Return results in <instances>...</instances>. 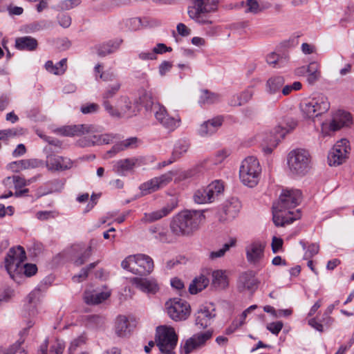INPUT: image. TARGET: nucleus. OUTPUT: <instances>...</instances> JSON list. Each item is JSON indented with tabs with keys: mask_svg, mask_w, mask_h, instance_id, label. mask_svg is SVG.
<instances>
[{
	"mask_svg": "<svg viewBox=\"0 0 354 354\" xmlns=\"http://www.w3.org/2000/svg\"><path fill=\"white\" fill-rule=\"evenodd\" d=\"M301 193L298 189L283 191L272 206L273 222L277 226L292 223L301 217L299 209L294 211L301 202Z\"/></svg>",
	"mask_w": 354,
	"mask_h": 354,
	"instance_id": "obj_1",
	"label": "nucleus"
},
{
	"mask_svg": "<svg viewBox=\"0 0 354 354\" xmlns=\"http://www.w3.org/2000/svg\"><path fill=\"white\" fill-rule=\"evenodd\" d=\"M57 133L64 136H87L77 142L81 147L93 146L95 145H107L113 141L115 136L113 134H100L97 133L96 128L89 124L69 125L60 127L56 130Z\"/></svg>",
	"mask_w": 354,
	"mask_h": 354,
	"instance_id": "obj_2",
	"label": "nucleus"
},
{
	"mask_svg": "<svg viewBox=\"0 0 354 354\" xmlns=\"http://www.w3.org/2000/svg\"><path fill=\"white\" fill-rule=\"evenodd\" d=\"M26 255L21 246L12 248L5 258V268L11 279L19 283L23 275L31 277L37 270L34 264L24 263Z\"/></svg>",
	"mask_w": 354,
	"mask_h": 354,
	"instance_id": "obj_3",
	"label": "nucleus"
},
{
	"mask_svg": "<svg viewBox=\"0 0 354 354\" xmlns=\"http://www.w3.org/2000/svg\"><path fill=\"white\" fill-rule=\"evenodd\" d=\"M204 219L205 216L201 211L184 210L173 218L170 228L176 235H189L199 228Z\"/></svg>",
	"mask_w": 354,
	"mask_h": 354,
	"instance_id": "obj_4",
	"label": "nucleus"
},
{
	"mask_svg": "<svg viewBox=\"0 0 354 354\" xmlns=\"http://www.w3.org/2000/svg\"><path fill=\"white\" fill-rule=\"evenodd\" d=\"M220 0H194V5L189 7V17L198 24L208 26L213 24L211 12L218 9Z\"/></svg>",
	"mask_w": 354,
	"mask_h": 354,
	"instance_id": "obj_5",
	"label": "nucleus"
},
{
	"mask_svg": "<svg viewBox=\"0 0 354 354\" xmlns=\"http://www.w3.org/2000/svg\"><path fill=\"white\" fill-rule=\"evenodd\" d=\"M261 167L254 156H248L241 162L239 178L241 183L249 187H254L259 182Z\"/></svg>",
	"mask_w": 354,
	"mask_h": 354,
	"instance_id": "obj_6",
	"label": "nucleus"
},
{
	"mask_svg": "<svg viewBox=\"0 0 354 354\" xmlns=\"http://www.w3.org/2000/svg\"><path fill=\"white\" fill-rule=\"evenodd\" d=\"M121 266L124 269L139 275L149 274L154 268L153 259L144 254L129 255L122 261Z\"/></svg>",
	"mask_w": 354,
	"mask_h": 354,
	"instance_id": "obj_7",
	"label": "nucleus"
},
{
	"mask_svg": "<svg viewBox=\"0 0 354 354\" xmlns=\"http://www.w3.org/2000/svg\"><path fill=\"white\" fill-rule=\"evenodd\" d=\"M287 163L292 174L304 176L310 169V153L303 149H293L288 154Z\"/></svg>",
	"mask_w": 354,
	"mask_h": 354,
	"instance_id": "obj_8",
	"label": "nucleus"
},
{
	"mask_svg": "<svg viewBox=\"0 0 354 354\" xmlns=\"http://www.w3.org/2000/svg\"><path fill=\"white\" fill-rule=\"evenodd\" d=\"M178 335L174 328L161 326L156 329V343L161 354H176Z\"/></svg>",
	"mask_w": 354,
	"mask_h": 354,
	"instance_id": "obj_9",
	"label": "nucleus"
},
{
	"mask_svg": "<svg viewBox=\"0 0 354 354\" xmlns=\"http://www.w3.org/2000/svg\"><path fill=\"white\" fill-rule=\"evenodd\" d=\"M103 106L111 116L114 117H131L136 115L139 109L138 106L125 95L120 96L115 106L111 105L110 102H105Z\"/></svg>",
	"mask_w": 354,
	"mask_h": 354,
	"instance_id": "obj_10",
	"label": "nucleus"
},
{
	"mask_svg": "<svg viewBox=\"0 0 354 354\" xmlns=\"http://www.w3.org/2000/svg\"><path fill=\"white\" fill-rule=\"evenodd\" d=\"M168 316L174 321L185 320L190 315V306L180 298L170 299L165 304Z\"/></svg>",
	"mask_w": 354,
	"mask_h": 354,
	"instance_id": "obj_11",
	"label": "nucleus"
},
{
	"mask_svg": "<svg viewBox=\"0 0 354 354\" xmlns=\"http://www.w3.org/2000/svg\"><path fill=\"white\" fill-rule=\"evenodd\" d=\"M224 186L220 180H214L205 187L197 189L193 196L194 201L198 204L213 202L223 192Z\"/></svg>",
	"mask_w": 354,
	"mask_h": 354,
	"instance_id": "obj_12",
	"label": "nucleus"
},
{
	"mask_svg": "<svg viewBox=\"0 0 354 354\" xmlns=\"http://www.w3.org/2000/svg\"><path fill=\"white\" fill-rule=\"evenodd\" d=\"M266 243L260 240H254L245 248L247 261L253 266L261 265L265 257Z\"/></svg>",
	"mask_w": 354,
	"mask_h": 354,
	"instance_id": "obj_13",
	"label": "nucleus"
},
{
	"mask_svg": "<svg viewBox=\"0 0 354 354\" xmlns=\"http://www.w3.org/2000/svg\"><path fill=\"white\" fill-rule=\"evenodd\" d=\"M350 151L348 141L346 139H341L337 141L328 156V161L330 166H338L342 164L348 158Z\"/></svg>",
	"mask_w": 354,
	"mask_h": 354,
	"instance_id": "obj_14",
	"label": "nucleus"
},
{
	"mask_svg": "<svg viewBox=\"0 0 354 354\" xmlns=\"http://www.w3.org/2000/svg\"><path fill=\"white\" fill-rule=\"evenodd\" d=\"M174 175V171H169L160 176L155 177L144 183L140 189L143 194H148L161 189L170 183Z\"/></svg>",
	"mask_w": 354,
	"mask_h": 354,
	"instance_id": "obj_15",
	"label": "nucleus"
},
{
	"mask_svg": "<svg viewBox=\"0 0 354 354\" xmlns=\"http://www.w3.org/2000/svg\"><path fill=\"white\" fill-rule=\"evenodd\" d=\"M46 165L50 171H64L72 168L73 162L67 157L50 154L46 157Z\"/></svg>",
	"mask_w": 354,
	"mask_h": 354,
	"instance_id": "obj_16",
	"label": "nucleus"
},
{
	"mask_svg": "<svg viewBox=\"0 0 354 354\" xmlns=\"http://www.w3.org/2000/svg\"><path fill=\"white\" fill-rule=\"evenodd\" d=\"M135 287L147 295H155L160 290V284L154 278L134 277L131 280Z\"/></svg>",
	"mask_w": 354,
	"mask_h": 354,
	"instance_id": "obj_17",
	"label": "nucleus"
},
{
	"mask_svg": "<svg viewBox=\"0 0 354 354\" xmlns=\"http://www.w3.org/2000/svg\"><path fill=\"white\" fill-rule=\"evenodd\" d=\"M212 333L206 331L205 333H198L193 335L192 337L186 340L183 350L185 354H189L203 346L205 342L211 338Z\"/></svg>",
	"mask_w": 354,
	"mask_h": 354,
	"instance_id": "obj_18",
	"label": "nucleus"
},
{
	"mask_svg": "<svg viewBox=\"0 0 354 354\" xmlns=\"http://www.w3.org/2000/svg\"><path fill=\"white\" fill-rule=\"evenodd\" d=\"M140 165V160L138 158H130L121 159L116 161L113 165V171L120 176H125L131 173L136 167Z\"/></svg>",
	"mask_w": 354,
	"mask_h": 354,
	"instance_id": "obj_19",
	"label": "nucleus"
},
{
	"mask_svg": "<svg viewBox=\"0 0 354 354\" xmlns=\"http://www.w3.org/2000/svg\"><path fill=\"white\" fill-rule=\"evenodd\" d=\"M223 122V117H215L202 123L198 129V133L201 136H211L218 131Z\"/></svg>",
	"mask_w": 354,
	"mask_h": 354,
	"instance_id": "obj_20",
	"label": "nucleus"
},
{
	"mask_svg": "<svg viewBox=\"0 0 354 354\" xmlns=\"http://www.w3.org/2000/svg\"><path fill=\"white\" fill-rule=\"evenodd\" d=\"M214 317V309L212 306H203L196 313V324L201 328H206Z\"/></svg>",
	"mask_w": 354,
	"mask_h": 354,
	"instance_id": "obj_21",
	"label": "nucleus"
},
{
	"mask_svg": "<svg viewBox=\"0 0 354 354\" xmlns=\"http://www.w3.org/2000/svg\"><path fill=\"white\" fill-rule=\"evenodd\" d=\"M113 331L118 337L124 338L130 335V324L126 316L119 315L116 317L114 322Z\"/></svg>",
	"mask_w": 354,
	"mask_h": 354,
	"instance_id": "obj_22",
	"label": "nucleus"
},
{
	"mask_svg": "<svg viewBox=\"0 0 354 354\" xmlns=\"http://www.w3.org/2000/svg\"><path fill=\"white\" fill-rule=\"evenodd\" d=\"M64 344L59 339L46 340L41 345L40 351L41 354H62Z\"/></svg>",
	"mask_w": 354,
	"mask_h": 354,
	"instance_id": "obj_23",
	"label": "nucleus"
},
{
	"mask_svg": "<svg viewBox=\"0 0 354 354\" xmlns=\"http://www.w3.org/2000/svg\"><path fill=\"white\" fill-rule=\"evenodd\" d=\"M351 123V114L347 112L339 111L334 116L328 127L332 131H337L342 127L348 126Z\"/></svg>",
	"mask_w": 354,
	"mask_h": 354,
	"instance_id": "obj_24",
	"label": "nucleus"
},
{
	"mask_svg": "<svg viewBox=\"0 0 354 354\" xmlns=\"http://www.w3.org/2000/svg\"><path fill=\"white\" fill-rule=\"evenodd\" d=\"M138 142L139 140L136 137L127 138L120 142L114 145L111 149L107 151V154L109 155V157H111L113 155H115V153L122 151H124L129 149H133L138 146Z\"/></svg>",
	"mask_w": 354,
	"mask_h": 354,
	"instance_id": "obj_25",
	"label": "nucleus"
},
{
	"mask_svg": "<svg viewBox=\"0 0 354 354\" xmlns=\"http://www.w3.org/2000/svg\"><path fill=\"white\" fill-rule=\"evenodd\" d=\"M242 7L245 13L257 14L265 9L270 8V4L263 1L246 0L241 3Z\"/></svg>",
	"mask_w": 354,
	"mask_h": 354,
	"instance_id": "obj_26",
	"label": "nucleus"
},
{
	"mask_svg": "<svg viewBox=\"0 0 354 354\" xmlns=\"http://www.w3.org/2000/svg\"><path fill=\"white\" fill-rule=\"evenodd\" d=\"M110 296V292H97L86 290L84 292V299L87 304L95 305L102 303L107 299Z\"/></svg>",
	"mask_w": 354,
	"mask_h": 354,
	"instance_id": "obj_27",
	"label": "nucleus"
},
{
	"mask_svg": "<svg viewBox=\"0 0 354 354\" xmlns=\"http://www.w3.org/2000/svg\"><path fill=\"white\" fill-rule=\"evenodd\" d=\"M208 274V271H207L206 273H202L192 281L189 287V290L191 294H196L204 290L208 286L209 283V280L207 276Z\"/></svg>",
	"mask_w": 354,
	"mask_h": 354,
	"instance_id": "obj_28",
	"label": "nucleus"
},
{
	"mask_svg": "<svg viewBox=\"0 0 354 354\" xmlns=\"http://www.w3.org/2000/svg\"><path fill=\"white\" fill-rule=\"evenodd\" d=\"M174 207V206L168 205L163 207L161 209L156 210L150 213H145L142 220L148 223L156 221L167 216L172 212Z\"/></svg>",
	"mask_w": 354,
	"mask_h": 354,
	"instance_id": "obj_29",
	"label": "nucleus"
},
{
	"mask_svg": "<svg viewBox=\"0 0 354 354\" xmlns=\"http://www.w3.org/2000/svg\"><path fill=\"white\" fill-rule=\"evenodd\" d=\"M285 80L282 76L270 77L266 82V91L270 95L277 93L284 85Z\"/></svg>",
	"mask_w": 354,
	"mask_h": 354,
	"instance_id": "obj_30",
	"label": "nucleus"
},
{
	"mask_svg": "<svg viewBox=\"0 0 354 354\" xmlns=\"http://www.w3.org/2000/svg\"><path fill=\"white\" fill-rule=\"evenodd\" d=\"M38 166L36 160H21L15 161L8 165V169L13 172H19L24 169L34 168Z\"/></svg>",
	"mask_w": 354,
	"mask_h": 354,
	"instance_id": "obj_31",
	"label": "nucleus"
},
{
	"mask_svg": "<svg viewBox=\"0 0 354 354\" xmlns=\"http://www.w3.org/2000/svg\"><path fill=\"white\" fill-rule=\"evenodd\" d=\"M310 100L318 115L326 112L329 109L330 104L326 96L319 95Z\"/></svg>",
	"mask_w": 354,
	"mask_h": 354,
	"instance_id": "obj_32",
	"label": "nucleus"
},
{
	"mask_svg": "<svg viewBox=\"0 0 354 354\" xmlns=\"http://www.w3.org/2000/svg\"><path fill=\"white\" fill-rule=\"evenodd\" d=\"M15 46L19 50H32L37 48V41L31 37H21L16 39Z\"/></svg>",
	"mask_w": 354,
	"mask_h": 354,
	"instance_id": "obj_33",
	"label": "nucleus"
},
{
	"mask_svg": "<svg viewBox=\"0 0 354 354\" xmlns=\"http://www.w3.org/2000/svg\"><path fill=\"white\" fill-rule=\"evenodd\" d=\"M67 59H62L56 64H54L52 61H48L45 64V68L47 71L54 75H62L67 68Z\"/></svg>",
	"mask_w": 354,
	"mask_h": 354,
	"instance_id": "obj_34",
	"label": "nucleus"
},
{
	"mask_svg": "<svg viewBox=\"0 0 354 354\" xmlns=\"http://www.w3.org/2000/svg\"><path fill=\"white\" fill-rule=\"evenodd\" d=\"M321 76L320 65L313 62L307 66V80L310 84H313L317 81Z\"/></svg>",
	"mask_w": 354,
	"mask_h": 354,
	"instance_id": "obj_35",
	"label": "nucleus"
},
{
	"mask_svg": "<svg viewBox=\"0 0 354 354\" xmlns=\"http://www.w3.org/2000/svg\"><path fill=\"white\" fill-rule=\"evenodd\" d=\"M119 41H109L97 47V53L100 57H104L116 51L120 46Z\"/></svg>",
	"mask_w": 354,
	"mask_h": 354,
	"instance_id": "obj_36",
	"label": "nucleus"
},
{
	"mask_svg": "<svg viewBox=\"0 0 354 354\" xmlns=\"http://www.w3.org/2000/svg\"><path fill=\"white\" fill-rule=\"evenodd\" d=\"M212 283L214 286L225 288L228 285L227 277L225 272L221 270H214L212 273Z\"/></svg>",
	"mask_w": 354,
	"mask_h": 354,
	"instance_id": "obj_37",
	"label": "nucleus"
},
{
	"mask_svg": "<svg viewBox=\"0 0 354 354\" xmlns=\"http://www.w3.org/2000/svg\"><path fill=\"white\" fill-rule=\"evenodd\" d=\"M73 250L80 251V256H78L77 259L74 260V264L77 266L84 264L92 254L91 246H88L86 248H81L80 245H75L73 246Z\"/></svg>",
	"mask_w": 354,
	"mask_h": 354,
	"instance_id": "obj_38",
	"label": "nucleus"
},
{
	"mask_svg": "<svg viewBox=\"0 0 354 354\" xmlns=\"http://www.w3.org/2000/svg\"><path fill=\"white\" fill-rule=\"evenodd\" d=\"M300 110L304 118H313L318 116L310 99L304 100L300 104Z\"/></svg>",
	"mask_w": 354,
	"mask_h": 354,
	"instance_id": "obj_39",
	"label": "nucleus"
},
{
	"mask_svg": "<svg viewBox=\"0 0 354 354\" xmlns=\"http://www.w3.org/2000/svg\"><path fill=\"white\" fill-rule=\"evenodd\" d=\"M189 144L186 140H178L174 148L172 153V157L174 160L180 158L183 156L188 150Z\"/></svg>",
	"mask_w": 354,
	"mask_h": 354,
	"instance_id": "obj_40",
	"label": "nucleus"
},
{
	"mask_svg": "<svg viewBox=\"0 0 354 354\" xmlns=\"http://www.w3.org/2000/svg\"><path fill=\"white\" fill-rule=\"evenodd\" d=\"M219 100L220 96L218 94L203 90L201 93L198 102L201 104H211L218 102Z\"/></svg>",
	"mask_w": 354,
	"mask_h": 354,
	"instance_id": "obj_41",
	"label": "nucleus"
},
{
	"mask_svg": "<svg viewBox=\"0 0 354 354\" xmlns=\"http://www.w3.org/2000/svg\"><path fill=\"white\" fill-rule=\"evenodd\" d=\"M239 282L245 288L253 290L257 288V280L252 273L245 272L239 277Z\"/></svg>",
	"mask_w": 354,
	"mask_h": 354,
	"instance_id": "obj_42",
	"label": "nucleus"
},
{
	"mask_svg": "<svg viewBox=\"0 0 354 354\" xmlns=\"http://www.w3.org/2000/svg\"><path fill=\"white\" fill-rule=\"evenodd\" d=\"M241 209V204L237 200H232L226 203L224 207L225 214L229 218H234Z\"/></svg>",
	"mask_w": 354,
	"mask_h": 354,
	"instance_id": "obj_43",
	"label": "nucleus"
},
{
	"mask_svg": "<svg viewBox=\"0 0 354 354\" xmlns=\"http://www.w3.org/2000/svg\"><path fill=\"white\" fill-rule=\"evenodd\" d=\"M235 245L236 239H231L230 241L225 243L221 249L211 252L209 254V258L212 260L221 258L225 255V252L228 251L230 248L235 246Z\"/></svg>",
	"mask_w": 354,
	"mask_h": 354,
	"instance_id": "obj_44",
	"label": "nucleus"
},
{
	"mask_svg": "<svg viewBox=\"0 0 354 354\" xmlns=\"http://www.w3.org/2000/svg\"><path fill=\"white\" fill-rule=\"evenodd\" d=\"M121 83L120 82H115L112 84L109 85L105 91L102 94V104L105 102H109V99L112 98L120 89Z\"/></svg>",
	"mask_w": 354,
	"mask_h": 354,
	"instance_id": "obj_45",
	"label": "nucleus"
},
{
	"mask_svg": "<svg viewBox=\"0 0 354 354\" xmlns=\"http://www.w3.org/2000/svg\"><path fill=\"white\" fill-rule=\"evenodd\" d=\"M180 118L178 115L172 117L167 113L162 125L170 131H174L180 126Z\"/></svg>",
	"mask_w": 354,
	"mask_h": 354,
	"instance_id": "obj_46",
	"label": "nucleus"
},
{
	"mask_svg": "<svg viewBox=\"0 0 354 354\" xmlns=\"http://www.w3.org/2000/svg\"><path fill=\"white\" fill-rule=\"evenodd\" d=\"M102 68V66L100 64L95 66V72L96 74H99V77L104 82L114 80L116 77L115 73L111 71H101Z\"/></svg>",
	"mask_w": 354,
	"mask_h": 354,
	"instance_id": "obj_47",
	"label": "nucleus"
},
{
	"mask_svg": "<svg viewBox=\"0 0 354 354\" xmlns=\"http://www.w3.org/2000/svg\"><path fill=\"white\" fill-rule=\"evenodd\" d=\"M86 343V337L83 335L73 339L68 347V354H77L78 348L82 347Z\"/></svg>",
	"mask_w": 354,
	"mask_h": 354,
	"instance_id": "obj_48",
	"label": "nucleus"
},
{
	"mask_svg": "<svg viewBox=\"0 0 354 354\" xmlns=\"http://www.w3.org/2000/svg\"><path fill=\"white\" fill-rule=\"evenodd\" d=\"M97 264V262L90 263L87 267L81 270L78 274L73 276V280L74 282H80L86 279L88 272L93 269Z\"/></svg>",
	"mask_w": 354,
	"mask_h": 354,
	"instance_id": "obj_49",
	"label": "nucleus"
},
{
	"mask_svg": "<svg viewBox=\"0 0 354 354\" xmlns=\"http://www.w3.org/2000/svg\"><path fill=\"white\" fill-rule=\"evenodd\" d=\"M4 183L6 185H10L13 183L16 189L24 187L26 185V181L24 178H21L19 176H12L6 178L4 180Z\"/></svg>",
	"mask_w": 354,
	"mask_h": 354,
	"instance_id": "obj_50",
	"label": "nucleus"
},
{
	"mask_svg": "<svg viewBox=\"0 0 354 354\" xmlns=\"http://www.w3.org/2000/svg\"><path fill=\"white\" fill-rule=\"evenodd\" d=\"M140 102L143 104V106L147 109H154V104L153 97L151 93H144L140 97Z\"/></svg>",
	"mask_w": 354,
	"mask_h": 354,
	"instance_id": "obj_51",
	"label": "nucleus"
},
{
	"mask_svg": "<svg viewBox=\"0 0 354 354\" xmlns=\"http://www.w3.org/2000/svg\"><path fill=\"white\" fill-rule=\"evenodd\" d=\"M153 110L156 120L162 124L163 120L165 119L167 114V110L164 106H160L159 104L154 105V109Z\"/></svg>",
	"mask_w": 354,
	"mask_h": 354,
	"instance_id": "obj_52",
	"label": "nucleus"
},
{
	"mask_svg": "<svg viewBox=\"0 0 354 354\" xmlns=\"http://www.w3.org/2000/svg\"><path fill=\"white\" fill-rule=\"evenodd\" d=\"M278 144V138L277 137H273L270 139L269 143H267L265 141V143L261 144L262 150L266 154H270L273 149L277 146Z\"/></svg>",
	"mask_w": 354,
	"mask_h": 354,
	"instance_id": "obj_53",
	"label": "nucleus"
},
{
	"mask_svg": "<svg viewBox=\"0 0 354 354\" xmlns=\"http://www.w3.org/2000/svg\"><path fill=\"white\" fill-rule=\"evenodd\" d=\"M125 25L129 30L135 31L141 27L142 21L138 17L131 18L126 21Z\"/></svg>",
	"mask_w": 354,
	"mask_h": 354,
	"instance_id": "obj_54",
	"label": "nucleus"
},
{
	"mask_svg": "<svg viewBox=\"0 0 354 354\" xmlns=\"http://www.w3.org/2000/svg\"><path fill=\"white\" fill-rule=\"evenodd\" d=\"M301 88V84L299 82H295L292 84L282 86L281 93L283 95H288L293 91H299Z\"/></svg>",
	"mask_w": 354,
	"mask_h": 354,
	"instance_id": "obj_55",
	"label": "nucleus"
},
{
	"mask_svg": "<svg viewBox=\"0 0 354 354\" xmlns=\"http://www.w3.org/2000/svg\"><path fill=\"white\" fill-rule=\"evenodd\" d=\"M57 216L58 213L55 211H39L36 213V218L40 221L54 218Z\"/></svg>",
	"mask_w": 354,
	"mask_h": 354,
	"instance_id": "obj_56",
	"label": "nucleus"
},
{
	"mask_svg": "<svg viewBox=\"0 0 354 354\" xmlns=\"http://www.w3.org/2000/svg\"><path fill=\"white\" fill-rule=\"evenodd\" d=\"M57 21L59 24L64 28H68L71 24V18L66 13L59 14L57 16Z\"/></svg>",
	"mask_w": 354,
	"mask_h": 354,
	"instance_id": "obj_57",
	"label": "nucleus"
},
{
	"mask_svg": "<svg viewBox=\"0 0 354 354\" xmlns=\"http://www.w3.org/2000/svg\"><path fill=\"white\" fill-rule=\"evenodd\" d=\"M21 342H17L13 345L10 346L9 348H0V354H15L18 352L20 349Z\"/></svg>",
	"mask_w": 354,
	"mask_h": 354,
	"instance_id": "obj_58",
	"label": "nucleus"
},
{
	"mask_svg": "<svg viewBox=\"0 0 354 354\" xmlns=\"http://www.w3.org/2000/svg\"><path fill=\"white\" fill-rule=\"evenodd\" d=\"M283 324L281 322H272L267 325L266 328L272 334L277 335L281 330Z\"/></svg>",
	"mask_w": 354,
	"mask_h": 354,
	"instance_id": "obj_59",
	"label": "nucleus"
},
{
	"mask_svg": "<svg viewBox=\"0 0 354 354\" xmlns=\"http://www.w3.org/2000/svg\"><path fill=\"white\" fill-rule=\"evenodd\" d=\"M100 106L97 104L91 103L82 106L81 111L84 114L93 113L98 111Z\"/></svg>",
	"mask_w": 354,
	"mask_h": 354,
	"instance_id": "obj_60",
	"label": "nucleus"
},
{
	"mask_svg": "<svg viewBox=\"0 0 354 354\" xmlns=\"http://www.w3.org/2000/svg\"><path fill=\"white\" fill-rule=\"evenodd\" d=\"M138 58L142 61L155 60L157 56L155 55L154 52L151 50L142 51L138 54Z\"/></svg>",
	"mask_w": 354,
	"mask_h": 354,
	"instance_id": "obj_61",
	"label": "nucleus"
},
{
	"mask_svg": "<svg viewBox=\"0 0 354 354\" xmlns=\"http://www.w3.org/2000/svg\"><path fill=\"white\" fill-rule=\"evenodd\" d=\"M48 185H49L50 187L47 192L44 193L45 194H50L55 192H59L63 187V184L58 180L50 181L48 183Z\"/></svg>",
	"mask_w": 354,
	"mask_h": 354,
	"instance_id": "obj_62",
	"label": "nucleus"
},
{
	"mask_svg": "<svg viewBox=\"0 0 354 354\" xmlns=\"http://www.w3.org/2000/svg\"><path fill=\"white\" fill-rule=\"evenodd\" d=\"M254 94V92L252 88H247L240 94H239V97L241 100L243 104L247 103L249 100H251Z\"/></svg>",
	"mask_w": 354,
	"mask_h": 354,
	"instance_id": "obj_63",
	"label": "nucleus"
},
{
	"mask_svg": "<svg viewBox=\"0 0 354 354\" xmlns=\"http://www.w3.org/2000/svg\"><path fill=\"white\" fill-rule=\"evenodd\" d=\"M172 66H173V64L171 62H169V61L162 62L158 67L159 74L161 76L165 75L166 73H168L171 70V68H172Z\"/></svg>",
	"mask_w": 354,
	"mask_h": 354,
	"instance_id": "obj_64",
	"label": "nucleus"
}]
</instances>
